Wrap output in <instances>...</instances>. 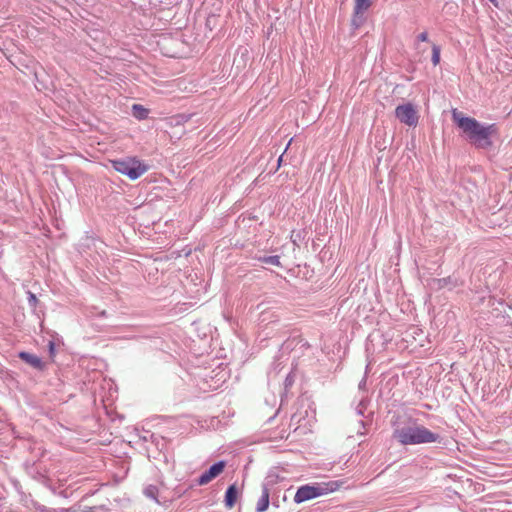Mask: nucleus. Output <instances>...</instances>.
Segmentation results:
<instances>
[{
    "label": "nucleus",
    "mask_w": 512,
    "mask_h": 512,
    "mask_svg": "<svg viewBox=\"0 0 512 512\" xmlns=\"http://www.w3.org/2000/svg\"><path fill=\"white\" fill-rule=\"evenodd\" d=\"M452 119L463 131L466 139L477 148H488L492 145L491 136L496 132L495 125L484 126L476 119L466 117L457 109L452 110Z\"/></svg>",
    "instance_id": "1"
},
{
    "label": "nucleus",
    "mask_w": 512,
    "mask_h": 512,
    "mask_svg": "<svg viewBox=\"0 0 512 512\" xmlns=\"http://www.w3.org/2000/svg\"><path fill=\"white\" fill-rule=\"evenodd\" d=\"M395 438L404 445H414L421 443H432L439 439V435L429 431L423 426L405 427L396 430Z\"/></svg>",
    "instance_id": "2"
},
{
    "label": "nucleus",
    "mask_w": 512,
    "mask_h": 512,
    "mask_svg": "<svg viewBox=\"0 0 512 512\" xmlns=\"http://www.w3.org/2000/svg\"><path fill=\"white\" fill-rule=\"evenodd\" d=\"M338 488L339 484L336 481L303 485L298 488L294 496V501L296 503H302L317 497L327 495L331 492L336 491Z\"/></svg>",
    "instance_id": "3"
},
{
    "label": "nucleus",
    "mask_w": 512,
    "mask_h": 512,
    "mask_svg": "<svg viewBox=\"0 0 512 512\" xmlns=\"http://www.w3.org/2000/svg\"><path fill=\"white\" fill-rule=\"evenodd\" d=\"M112 168L117 172L126 175L130 180H136L148 170L147 165L136 157L110 160Z\"/></svg>",
    "instance_id": "4"
},
{
    "label": "nucleus",
    "mask_w": 512,
    "mask_h": 512,
    "mask_svg": "<svg viewBox=\"0 0 512 512\" xmlns=\"http://www.w3.org/2000/svg\"><path fill=\"white\" fill-rule=\"evenodd\" d=\"M395 116L405 125L415 127L419 121V115L411 103L399 105L395 109Z\"/></svg>",
    "instance_id": "5"
},
{
    "label": "nucleus",
    "mask_w": 512,
    "mask_h": 512,
    "mask_svg": "<svg viewBox=\"0 0 512 512\" xmlns=\"http://www.w3.org/2000/svg\"><path fill=\"white\" fill-rule=\"evenodd\" d=\"M225 468V462L220 461L215 464H213L209 470L204 472L198 480L199 485H206L209 482H211L213 479H215L217 476H219Z\"/></svg>",
    "instance_id": "6"
},
{
    "label": "nucleus",
    "mask_w": 512,
    "mask_h": 512,
    "mask_svg": "<svg viewBox=\"0 0 512 512\" xmlns=\"http://www.w3.org/2000/svg\"><path fill=\"white\" fill-rule=\"evenodd\" d=\"M258 262H260L261 264H263V268H267V267H271V266H274V267H281V262H280V256L279 255H272V256H269V255H266V254H261V255H258Z\"/></svg>",
    "instance_id": "7"
},
{
    "label": "nucleus",
    "mask_w": 512,
    "mask_h": 512,
    "mask_svg": "<svg viewBox=\"0 0 512 512\" xmlns=\"http://www.w3.org/2000/svg\"><path fill=\"white\" fill-rule=\"evenodd\" d=\"M19 357L25 361L26 363L30 364L34 368L41 369L42 368V361L39 357L36 355L27 353V352H20Z\"/></svg>",
    "instance_id": "8"
},
{
    "label": "nucleus",
    "mask_w": 512,
    "mask_h": 512,
    "mask_svg": "<svg viewBox=\"0 0 512 512\" xmlns=\"http://www.w3.org/2000/svg\"><path fill=\"white\" fill-rule=\"evenodd\" d=\"M237 499V489L235 485L229 486L225 494V505L228 508H232Z\"/></svg>",
    "instance_id": "9"
},
{
    "label": "nucleus",
    "mask_w": 512,
    "mask_h": 512,
    "mask_svg": "<svg viewBox=\"0 0 512 512\" xmlns=\"http://www.w3.org/2000/svg\"><path fill=\"white\" fill-rule=\"evenodd\" d=\"M148 109H146L144 106L140 105V104H134L132 106V114L135 118L139 119V120H143L145 118H147L148 116Z\"/></svg>",
    "instance_id": "10"
},
{
    "label": "nucleus",
    "mask_w": 512,
    "mask_h": 512,
    "mask_svg": "<svg viewBox=\"0 0 512 512\" xmlns=\"http://www.w3.org/2000/svg\"><path fill=\"white\" fill-rule=\"evenodd\" d=\"M371 6V0H355V16L362 14Z\"/></svg>",
    "instance_id": "11"
},
{
    "label": "nucleus",
    "mask_w": 512,
    "mask_h": 512,
    "mask_svg": "<svg viewBox=\"0 0 512 512\" xmlns=\"http://www.w3.org/2000/svg\"><path fill=\"white\" fill-rule=\"evenodd\" d=\"M269 506V493L267 488H263L260 501H258V512L264 511Z\"/></svg>",
    "instance_id": "12"
},
{
    "label": "nucleus",
    "mask_w": 512,
    "mask_h": 512,
    "mask_svg": "<svg viewBox=\"0 0 512 512\" xmlns=\"http://www.w3.org/2000/svg\"><path fill=\"white\" fill-rule=\"evenodd\" d=\"M440 62V47L436 44L432 45V63L434 66Z\"/></svg>",
    "instance_id": "13"
},
{
    "label": "nucleus",
    "mask_w": 512,
    "mask_h": 512,
    "mask_svg": "<svg viewBox=\"0 0 512 512\" xmlns=\"http://www.w3.org/2000/svg\"><path fill=\"white\" fill-rule=\"evenodd\" d=\"M144 494L147 497L156 500L157 489L154 486H149L144 490Z\"/></svg>",
    "instance_id": "14"
},
{
    "label": "nucleus",
    "mask_w": 512,
    "mask_h": 512,
    "mask_svg": "<svg viewBox=\"0 0 512 512\" xmlns=\"http://www.w3.org/2000/svg\"><path fill=\"white\" fill-rule=\"evenodd\" d=\"M28 299H29V303H30L31 305H33V306H34V305L36 304V302H37V298H36V296H35L33 293H31V292H29V293H28Z\"/></svg>",
    "instance_id": "15"
},
{
    "label": "nucleus",
    "mask_w": 512,
    "mask_h": 512,
    "mask_svg": "<svg viewBox=\"0 0 512 512\" xmlns=\"http://www.w3.org/2000/svg\"><path fill=\"white\" fill-rule=\"evenodd\" d=\"M418 40L419 41H427L428 40V34L427 32H422L421 34L418 35Z\"/></svg>",
    "instance_id": "16"
},
{
    "label": "nucleus",
    "mask_w": 512,
    "mask_h": 512,
    "mask_svg": "<svg viewBox=\"0 0 512 512\" xmlns=\"http://www.w3.org/2000/svg\"><path fill=\"white\" fill-rule=\"evenodd\" d=\"M436 282L439 284V287H443L446 284L447 279H439L436 280Z\"/></svg>",
    "instance_id": "17"
},
{
    "label": "nucleus",
    "mask_w": 512,
    "mask_h": 512,
    "mask_svg": "<svg viewBox=\"0 0 512 512\" xmlns=\"http://www.w3.org/2000/svg\"><path fill=\"white\" fill-rule=\"evenodd\" d=\"M50 350L53 351V343H50Z\"/></svg>",
    "instance_id": "18"
},
{
    "label": "nucleus",
    "mask_w": 512,
    "mask_h": 512,
    "mask_svg": "<svg viewBox=\"0 0 512 512\" xmlns=\"http://www.w3.org/2000/svg\"><path fill=\"white\" fill-rule=\"evenodd\" d=\"M491 3L495 4V0H489Z\"/></svg>",
    "instance_id": "19"
}]
</instances>
